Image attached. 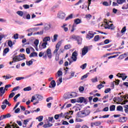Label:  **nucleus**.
Listing matches in <instances>:
<instances>
[{
  "label": "nucleus",
  "instance_id": "nucleus-1",
  "mask_svg": "<svg viewBox=\"0 0 128 128\" xmlns=\"http://www.w3.org/2000/svg\"><path fill=\"white\" fill-rule=\"evenodd\" d=\"M38 56L40 58L43 56L44 58H46L47 56L48 58H52V50H50V48H48L46 52H40Z\"/></svg>",
  "mask_w": 128,
  "mask_h": 128
},
{
  "label": "nucleus",
  "instance_id": "nucleus-2",
  "mask_svg": "<svg viewBox=\"0 0 128 128\" xmlns=\"http://www.w3.org/2000/svg\"><path fill=\"white\" fill-rule=\"evenodd\" d=\"M42 98H44L40 94H35L32 96L31 102H34V100H36V102L33 103V104L36 106V104H38V100H42Z\"/></svg>",
  "mask_w": 128,
  "mask_h": 128
},
{
  "label": "nucleus",
  "instance_id": "nucleus-3",
  "mask_svg": "<svg viewBox=\"0 0 128 128\" xmlns=\"http://www.w3.org/2000/svg\"><path fill=\"white\" fill-rule=\"evenodd\" d=\"M24 56V54H20L18 56H15L13 60L14 62H20V60H26V57Z\"/></svg>",
  "mask_w": 128,
  "mask_h": 128
},
{
  "label": "nucleus",
  "instance_id": "nucleus-4",
  "mask_svg": "<svg viewBox=\"0 0 128 128\" xmlns=\"http://www.w3.org/2000/svg\"><path fill=\"white\" fill-rule=\"evenodd\" d=\"M90 114V111L89 110H85L79 113V116H80V118H84V116H88Z\"/></svg>",
  "mask_w": 128,
  "mask_h": 128
},
{
  "label": "nucleus",
  "instance_id": "nucleus-5",
  "mask_svg": "<svg viewBox=\"0 0 128 128\" xmlns=\"http://www.w3.org/2000/svg\"><path fill=\"white\" fill-rule=\"evenodd\" d=\"M66 13L62 11H59L57 14V18L60 20H64L66 18Z\"/></svg>",
  "mask_w": 128,
  "mask_h": 128
},
{
  "label": "nucleus",
  "instance_id": "nucleus-6",
  "mask_svg": "<svg viewBox=\"0 0 128 128\" xmlns=\"http://www.w3.org/2000/svg\"><path fill=\"white\" fill-rule=\"evenodd\" d=\"M72 38H73V40H77L78 44H82V38L80 36L74 35L72 36Z\"/></svg>",
  "mask_w": 128,
  "mask_h": 128
},
{
  "label": "nucleus",
  "instance_id": "nucleus-7",
  "mask_svg": "<svg viewBox=\"0 0 128 128\" xmlns=\"http://www.w3.org/2000/svg\"><path fill=\"white\" fill-rule=\"evenodd\" d=\"M60 46H62V42L60 41L56 46V49L53 52L54 54H58V50H60Z\"/></svg>",
  "mask_w": 128,
  "mask_h": 128
},
{
  "label": "nucleus",
  "instance_id": "nucleus-8",
  "mask_svg": "<svg viewBox=\"0 0 128 128\" xmlns=\"http://www.w3.org/2000/svg\"><path fill=\"white\" fill-rule=\"evenodd\" d=\"M76 96H78V94L76 92H72L70 94H67V96L66 97V98H72Z\"/></svg>",
  "mask_w": 128,
  "mask_h": 128
},
{
  "label": "nucleus",
  "instance_id": "nucleus-9",
  "mask_svg": "<svg viewBox=\"0 0 128 128\" xmlns=\"http://www.w3.org/2000/svg\"><path fill=\"white\" fill-rule=\"evenodd\" d=\"M76 102H80V104L84 102V104H86V99H85L84 98V97H80L76 99Z\"/></svg>",
  "mask_w": 128,
  "mask_h": 128
},
{
  "label": "nucleus",
  "instance_id": "nucleus-10",
  "mask_svg": "<svg viewBox=\"0 0 128 128\" xmlns=\"http://www.w3.org/2000/svg\"><path fill=\"white\" fill-rule=\"evenodd\" d=\"M94 32L89 31L86 36V38H88V40H91V38H94Z\"/></svg>",
  "mask_w": 128,
  "mask_h": 128
},
{
  "label": "nucleus",
  "instance_id": "nucleus-11",
  "mask_svg": "<svg viewBox=\"0 0 128 128\" xmlns=\"http://www.w3.org/2000/svg\"><path fill=\"white\" fill-rule=\"evenodd\" d=\"M78 52H76V51H74L72 54V58L73 60V62H76V60H78Z\"/></svg>",
  "mask_w": 128,
  "mask_h": 128
},
{
  "label": "nucleus",
  "instance_id": "nucleus-12",
  "mask_svg": "<svg viewBox=\"0 0 128 128\" xmlns=\"http://www.w3.org/2000/svg\"><path fill=\"white\" fill-rule=\"evenodd\" d=\"M20 128L17 124L16 123L13 124L12 125L8 124L6 126H5V128Z\"/></svg>",
  "mask_w": 128,
  "mask_h": 128
},
{
  "label": "nucleus",
  "instance_id": "nucleus-13",
  "mask_svg": "<svg viewBox=\"0 0 128 128\" xmlns=\"http://www.w3.org/2000/svg\"><path fill=\"white\" fill-rule=\"evenodd\" d=\"M12 115L10 114H8L6 115H2L0 116V120H2L4 118H10Z\"/></svg>",
  "mask_w": 128,
  "mask_h": 128
},
{
  "label": "nucleus",
  "instance_id": "nucleus-14",
  "mask_svg": "<svg viewBox=\"0 0 128 128\" xmlns=\"http://www.w3.org/2000/svg\"><path fill=\"white\" fill-rule=\"evenodd\" d=\"M126 96L127 98H128V95H126V96H120V97L118 98V101L119 102H122L124 100H126Z\"/></svg>",
  "mask_w": 128,
  "mask_h": 128
},
{
  "label": "nucleus",
  "instance_id": "nucleus-15",
  "mask_svg": "<svg viewBox=\"0 0 128 128\" xmlns=\"http://www.w3.org/2000/svg\"><path fill=\"white\" fill-rule=\"evenodd\" d=\"M88 47H84L82 49V56H86V54H88Z\"/></svg>",
  "mask_w": 128,
  "mask_h": 128
},
{
  "label": "nucleus",
  "instance_id": "nucleus-16",
  "mask_svg": "<svg viewBox=\"0 0 128 128\" xmlns=\"http://www.w3.org/2000/svg\"><path fill=\"white\" fill-rule=\"evenodd\" d=\"M72 106V104H68L66 103H65L64 106L60 108L61 110H64V108H70Z\"/></svg>",
  "mask_w": 128,
  "mask_h": 128
},
{
  "label": "nucleus",
  "instance_id": "nucleus-17",
  "mask_svg": "<svg viewBox=\"0 0 128 128\" xmlns=\"http://www.w3.org/2000/svg\"><path fill=\"white\" fill-rule=\"evenodd\" d=\"M126 120H128V117H120L118 120L120 122H126Z\"/></svg>",
  "mask_w": 128,
  "mask_h": 128
},
{
  "label": "nucleus",
  "instance_id": "nucleus-18",
  "mask_svg": "<svg viewBox=\"0 0 128 128\" xmlns=\"http://www.w3.org/2000/svg\"><path fill=\"white\" fill-rule=\"evenodd\" d=\"M47 44H48V42H43L41 45H40L39 46L40 48V50H43L44 48H46Z\"/></svg>",
  "mask_w": 128,
  "mask_h": 128
},
{
  "label": "nucleus",
  "instance_id": "nucleus-19",
  "mask_svg": "<svg viewBox=\"0 0 128 128\" xmlns=\"http://www.w3.org/2000/svg\"><path fill=\"white\" fill-rule=\"evenodd\" d=\"M28 33L27 34L28 36H34V33L32 32V28H30L26 30Z\"/></svg>",
  "mask_w": 128,
  "mask_h": 128
},
{
  "label": "nucleus",
  "instance_id": "nucleus-20",
  "mask_svg": "<svg viewBox=\"0 0 128 128\" xmlns=\"http://www.w3.org/2000/svg\"><path fill=\"white\" fill-rule=\"evenodd\" d=\"M106 24L108 26L107 28H108L109 30H114V24H109L110 22H106Z\"/></svg>",
  "mask_w": 128,
  "mask_h": 128
},
{
  "label": "nucleus",
  "instance_id": "nucleus-21",
  "mask_svg": "<svg viewBox=\"0 0 128 128\" xmlns=\"http://www.w3.org/2000/svg\"><path fill=\"white\" fill-rule=\"evenodd\" d=\"M56 86V81L54 80H52L50 82V86H49L50 88H55Z\"/></svg>",
  "mask_w": 128,
  "mask_h": 128
},
{
  "label": "nucleus",
  "instance_id": "nucleus-22",
  "mask_svg": "<svg viewBox=\"0 0 128 128\" xmlns=\"http://www.w3.org/2000/svg\"><path fill=\"white\" fill-rule=\"evenodd\" d=\"M62 76V72L59 70L56 74V78H60V76Z\"/></svg>",
  "mask_w": 128,
  "mask_h": 128
},
{
  "label": "nucleus",
  "instance_id": "nucleus-23",
  "mask_svg": "<svg viewBox=\"0 0 128 128\" xmlns=\"http://www.w3.org/2000/svg\"><path fill=\"white\" fill-rule=\"evenodd\" d=\"M101 124L100 121H97L91 124V126H100Z\"/></svg>",
  "mask_w": 128,
  "mask_h": 128
},
{
  "label": "nucleus",
  "instance_id": "nucleus-24",
  "mask_svg": "<svg viewBox=\"0 0 128 128\" xmlns=\"http://www.w3.org/2000/svg\"><path fill=\"white\" fill-rule=\"evenodd\" d=\"M58 34H55L53 36V39L52 40V42H56L58 40Z\"/></svg>",
  "mask_w": 128,
  "mask_h": 128
},
{
  "label": "nucleus",
  "instance_id": "nucleus-25",
  "mask_svg": "<svg viewBox=\"0 0 128 128\" xmlns=\"http://www.w3.org/2000/svg\"><path fill=\"white\" fill-rule=\"evenodd\" d=\"M74 22L75 24H82V20L76 18L74 20Z\"/></svg>",
  "mask_w": 128,
  "mask_h": 128
},
{
  "label": "nucleus",
  "instance_id": "nucleus-26",
  "mask_svg": "<svg viewBox=\"0 0 128 128\" xmlns=\"http://www.w3.org/2000/svg\"><path fill=\"white\" fill-rule=\"evenodd\" d=\"M43 42H50V36H46L43 38Z\"/></svg>",
  "mask_w": 128,
  "mask_h": 128
},
{
  "label": "nucleus",
  "instance_id": "nucleus-27",
  "mask_svg": "<svg viewBox=\"0 0 128 128\" xmlns=\"http://www.w3.org/2000/svg\"><path fill=\"white\" fill-rule=\"evenodd\" d=\"M36 34L42 36V34H44V30L34 33L33 36H36Z\"/></svg>",
  "mask_w": 128,
  "mask_h": 128
},
{
  "label": "nucleus",
  "instance_id": "nucleus-28",
  "mask_svg": "<svg viewBox=\"0 0 128 128\" xmlns=\"http://www.w3.org/2000/svg\"><path fill=\"white\" fill-rule=\"evenodd\" d=\"M62 82V77H60L56 81L57 86H60V84Z\"/></svg>",
  "mask_w": 128,
  "mask_h": 128
},
{
  "label": "nucleus",
  "instance_id": "nucleus-29",
  "mask_svg": "<svg viewBox=\"0 0 128 128\" xmlns=\"http://www.w3.org/2000/svg\"><path fill=\"white\" fill-rule=\"evenodd\" d=\"M32 60H34V59H32V60H30V61H26V64L27 66H32V64L34 62Z\"/></svg>",
  "mask_w": 128,
  "mask_h": 128
},
{
  "label": "nucleus",
  "instance_id": "nucleus-30",
  "mask_svg": "<svg viewBox=\"0 0 128 128\" xmlns=\"http://www.w3.org/2000/svg\"><path fill=\"white\" fill-rule=\"evenodd\" d=\"M24 92H30V90H32V87L31 86H28L23 89Z\"/></svg>",
  "mask_w": 128,
  "mask_h": 128
},
{
  "label": "nucleus",
  "instance_id": "nucleus-31",
  "mask_svg": "<svg viewBox=\"0 0 128 128\" xmlns=\"http://www.w3.org/2000/svg\"><path fill=\"white\" fill-rule=\"evenodd\" d=\"M26 2V0H16V4H24Z\"/></svg>",
  "mask_w": 128,
  "mask_h": 128
},
{
  "label": "nucleus",
  "instance_id": "nucleus-32",
  "mask_svg": "<svg viewBox=\"0 0 128 128\" xmlns=\"http://www.w3.org/2000/svg\"><path fill=\"white\" fill-rule=\"evenodd\" d=\"M110 112H114V110H116V106L115 105H112L110 107Z\"/></svg>",
  "mask_w": 128,
  "mask_h": 128
},
{
  "label": "nucleus",
  "instance_id": "nucleus-33",
  "mask_svg": "<svg viewBox=\"0 0 128 128\" xmlns=\"http://www.w3.org/2000/svg\"><path fill=\"white\" fill-rule=\"evenodd\" d=\"M32 56H38V53L36 52H33L30 55V58H32Z\"/></svg>",
  "mask_w": 128,
  "mask_h": 128
},
{
  "label": "nucleus",
  "instance_id": "nucleus-34",
  "mask_svg": "<svg viewBox=\"0 0 128 128\" xmlns=\"http://www.w3.org/2000/svg\"><path fill=\"white\" fill-rule=\"evenodd\" d=\"M74 16V14H70V15H69L65 19V20H72V18Z\"/></svg>",
  "mask_w": 128,
  "mask_h": 128
},
{
  "label": "nucleus",
  "instance_id": "nucleus-35",
  "mask_svg": "<svg viewBox=\"0 0 128 128\" xmlns=\"http://www.w3.org/2000/svg\"><path fill=\"white\" fill-rule=\"evenodd\" d=\"M124 36V34L120 32H118L116 34V38H122Z\"/></svg>",
  "mask_w": 128,
  "mask_h": 128
},
{
  "label": "nucleus",
  "instance_id": "nucleus-36",
  "mask_svg": "<svg viewBox=\"0 0 128 128\" xmlns=\"http://www.w3.org/2000/svg\"><path fill=\"white\" fill-rule=\"evenodd\" d=\"M17 14H18V16H24V12L22 11H18L16 12Z\"/></svg>",
  "mask_w": 128,
  "mask_h": 128
},
{
  "label": "nucleus",
  "instance_id": "nucleus-37",
  "mask_svg": "<svg viewBox=\"0 0 128 128\" xmlns=\"http://www.w3.org/2000/svg\"><path fill=\"white\" fill-rule=\"evenodd\" d=\"M100 40V38L99 35H96L94 38V42H98V40Z\"/></svg>",
  "mask_w": 128,
  "mask_h": 128
},
{
  "label": "nucleus",
  "instance_id": "nucleus-38",
  "mask_svg": "<svg viewBox=\"0 0 128 128\" xmlns=\"http://www.w3.org/2000/svg\"><path fill=\"white\" fill-rule=\"evenodd\" d=\"M122 110H123L122 106H117L116 110H118V112H122Z\"/></svg>",
  "mask_w": 128,
  "mask_h": 128
},
{
  "label": "nucleus",
  "instance_id": "nucleus-39",
  "mask_svg": "<svg viewBox=\"0 0 128 128\" xmlns=\"http://www.w3.org/2000/svg\"><path fill=\"white\" fill-rule=\"evenodd\" d=\"M126 32V27L124 26L122 30H121V33L122 34H124Z\"/></svg>",
  "mask_w": 128,
  "mask_h": 128
},
{
  "label": "nucleus",
  "instance_id": "nucleus-40",
  "mask_svg": "<svg viewBox=\"0 0 128 128\" xmlns=\"http://www.w3.org/2000/svg\"><path fill=\"white\" fill-rule=\"evenodd\" d=\"M91 82H98V77H95L94 78H92L91 79Z\"/></svg>",
  "mask_w": 128,
  "mask_h": 128
},
{
  "label": "nucleus",
  "instance_id": "nucleus-41",
  "mask_svg": "<svg viewBox=\"0 0 128 128\" xmlns=\"http://www.w3.org/2000/svg\"><path fill=\"white\" fill-rule=\"evenodd\" d=\"M116 2L118 4H124V2H126V0H116Z\"/></svg>",
  "mask_w": 128,
  "mask_h": 128
},
{
  "label": "nucleus",
  "instance_id": "nucleus-42",
  "mask_svg": "<svg viewBox=\"0 0 128 128\" xmlns=\"http://www.w3.org/2000/svg\"><path fill=\"white\" fill-rule=\"evenodd\" d=\"M78 90L80 92H82L84 90V88L82 86H80V87H79Z\"/></svg>",
  "mask_w": 128,
  "mask_h": 128
},
{
  "label": "nucleus",
  "instance_id": "nucleus-43",
  "mask_svg": "<svg viewBox=\"0 0 128 128\" xmlns=\"http://www.w3.org/2000/svg\"><path fill=\"white\" fill-rule=\"evenodd\" d=\"M6 92V90L4 88V87L0 88V94H4Z\"/></svg>",
  "mask_w": 128,
  "mask_h": 128
},
{
  "label": "nucleus",
  "instance_id": "nucleus-44",
  "mask_svg": "<svg viewBox=\"0 0 128 128\" xmlns=\"http://www.w3.org/2000/svg\"><path fill=\"white\" fill-rule=\"evenodd\" d=\"M40 28H31V30L32 32L34 33V32H38V30Z\"/></svg>",
  "mask_w": 128,
  "mask_h": 128
},
{
  "label": "nucleus",
  "instance_id": "nucleus-45",
  "mask_svg": "<svg viewBox=\"0 0 128 128\" xmlns=\"http://www.w3.org/2000/svg\"><path fill=\"white\" fill-rule=\"evenodd\" d=\"M124 112H125L128 113V105H124Z\"/></svg>",
  "mask_w": 128,
  "mask_h": 128
},
{
  "label": "nucleus",
  "instance_id": "nucleus-46",
  "mask_svg": "<svg viewBox=\"0 0 128 128\" xmlns=\"http://www.w3.org/2000/svg\"><path fill=\"white\" fill-rule=\"evenodd\" d=\"M70 48H71L70 44H67L64 46V50H70Z\"/></svg>",
  "mask_w": 128,
  "mask_h": 128
},
{
  "label": "nucleus",
  "instance_id": "nucleus-47",
  "mask_svg": "<svg viewBox=\"0 0 128 128\" xmlns=\"http://www.w3.org/2000/svg\"><path fill=\"white\" fill-rule=\"evenodd\" d=\"M88 74H86L81 77L80 80H84V78H88Z\"/></svg>",
  "mask_w": 128,
  "mask_h": 128
},
{
  "label": "nucleus",
  "instance_id": "nucleus-48",
  "mask_svg": "<svg viewBox=\"0 0 128 128\" xmlns=\"http://www.w3.org/2000/svg\"><path fill=\"white\" fill-rule=\"evenodd\" d=\"M10 86H12V84H7V85L5 86L4 89L5 90H8V88H10Z\"/></svg>",
  "mask_w": 128,
  "mask_h": 128
},
{
  "label": "nucleus",
  "instance_id": "nucleus-49",
  "mask_svg": "<svg viewBox=\"0 0 128 128\" xmlns=\"http://www.w3.org/2000/svg\"><path fill=\"white\" fill-rule=\"evenodd\" d=\"M86 66L87 64L86 63H85L84 64L82 65L80 68H82V70H84V68H86Z\"/></svg>",
  "mask_w": 128,
  "mask_h": 128
},
{
  "label": "nucleus",
  "instance_id": "nucleus-50",
  "mask_svg": "<svg viewBox=\"0 0 128 128\" xmlns=\"http://www.w3.org/2000/svg\"><path fill=\"white\" fill-rule=\"evenodd\" d=\"M104 86L102 84H100L97 86V88L99 90H100V88H104Z\"/></svg>",
  "mask_w": 128,
  "mask_h": 128
},
{
  "label": "nucleus",
  "instance_id": "nucleus-51",
  "mask_svg": "<svg viewBox=\"0 0 128 128\" xmlns=\"http://www.w3.org/2000/svg\"><path fill=\"white\" fill-rule=\"evenodd\" d=\"M110 90H111L110 88H107L105 90L104 93L105 94H108V92H110Z\"/></svg>",
  "mask_w": 128,
  "mask_h": 128
},
{
  "label": "nucleus",
  "instance_id": "nucleus-52",
  "mask_svg": "<svg viewBox=\"0 0 128 128\" xmlns=\"http://www.w3.org/2000/svg\"><path fill=\"white\" fill-rule=\"evenodd\" d=\"M23 8H24L25 10H28V9L30 8V5H28V4H24V5H23Z\"/></svg>",
  "mask_w": 128,
  "mask_h": 128
},
{
  "label": "nucleus",
  "instance_id": "nucleus-53",
  "mask_svg": "<svg viewBox=\"0 0 128 128\" xmlns=\"http://www.w3.org/2000/svg\"><path fill=\"white\" fill-rule=\"evenodd\" d=\"M16 80H24V77H17Z\"/></svg>",
  "mask_w": 128,
  "mask_h": 128
},
{
  "label": "nucleus",
  "instance_id": "nucleus-54",
  "mask_svg": "<svg viewBox=\"0 0 128 128\" xmlns=\"http://www.w3.org/2000/svg\"><path fill=\"white\" fill-rule=\"evenodd\" d=\"M14 92H12L9 95V98H14Z\"/></svg>",
  "mask_w": 128,
  "mask_h": 128
},
{
  "label": "nucleus",
  "instance_id": "nucleus-55",
  "mask_svg": "<svg viewBox=\"0 0 128 128\" xmlns=\"http://www.w3.org/2000/svg\"><path fill=\"white\" fill-rule=\"evenodd\" d=\"M116 56H118V54L114 55L112 56H110L108 57V60H110V58H116Z\"/></svg>",
  "mask_w": 128,
  "mask_h": 128
},
{
  "label": "nucleus",
  "instance_id": "nucleus-56",
  "mask_svg": "<svg viewBox=\"0 0 128 128\" xmlns=\"http://www.w3.org/2000/svg\"><path fill=\"white\" fill-rule=\"evenodd\" d=\"M42 118H44V116H40L36 119H38V122H42Z\"/></svg>",
  "mask_w": 128,
  "mask_h": 128
},
{
  "label": "nucleus",
  "instance_id": "nucleus-57",
  "mask_svg": "<svg viewBox=\"0 0 128 128\" xmlns=\"http://www.w3.org/2000/svg\"><path fill=\"white\" fill-rule=\"evenodd\" d=\"M8 46L10 47L12 46V40H9L8 42Z\"/></svg>",
  "mask_w": 128,
  "mask_h": 128
},
{
  "label": "nucleus",
  "instance_id": "nucleus-58",
  "mask_svg": "<svg viewBox=\"0 0 128 128\" xmlns=\"http://www.w3.org/2000/svg\"><path fill=\"white\" fill-rule=\"evenodd\" d=\"M86 18H88V20H90L92 18V15L90 14H88L86 15Z\"/></svg>",
  "mask_w": 128,
  "mask_h": 128
},
{
  "label": "nucleus",
  "instance_id": "nucleus-59",
  "mask_svg": "<svg viewBox=\"0 0 128 128\" xmlns=\"http://www.w3.org/2000/svg\"><path fill=\"white\" fill-rule=\"evenodd\" d=\"M18 96H20V94H16L14 98V100H16V99L18 98Z\"/></svg>",
  "mask_w": 128,
  "mask_h": 128
},
{
  "label": "nucleus",
  "instance_id": "nucleus-60",
  "mask_svg": "<svg viewBox=\"0 0 128 128\" xmlns=\"http://www.w3.org/2000/svg\"><path fill=\"white\" fill-rule=\"evenodd\" d=\"M34 44L36 46H38V40H36L34 42Z\"/></svg>",
  "mask_w": 128,
  "mask_h": 128
},
{
  "label": "nucleus",
  "instance_id": "nucleus-61",
  "mask_svg": "<svg viewBox=\"0 0 128 128\" xmlns=\"http://www.w3.org/2000/svg\"><path fill=\"white\" fill-rule=\"evenodd\" d=\"M48 122H54L52 120H54V117H48Z\"/></svg>",
  "mask_w": 128,
  "mask_h": 128
},
{
  "label": "nucleus",
  "instance_id": "nucleus-62",
  "mask_svg": "<svg viewBox=\"0 0 128 128\" xmlns=\"http://www.w3.org/2000/svg\"><path fill=\"white\" fill-rule=\"evenodd\" d=\"M74 72H71V74L70 77L69 78V79L72 78H74Z\"/></svg>",
  "mask_w": 128,
  "mask_h": 128
},
{
  "label": "nucleus",
  "instance_id": "nucleus-63",
  "mask_svg": "<svg viewBox=\"0 0 128 128\" xmlns=\"http://www.w3.org/2000/svg\"><path fill=\"white\" fill-rule=\"evenodd\" d=\"M9 49L8 48H6L4 50V54H8V52Z\"/></svg>",
  "mask_w": 128,
  "mask_h": 128
},
{
  "label": "nucleus",
  "instance_id": "nucleus-64",
  "mask_svg": "<svg viewBox=\"0 0 128 128\" xmlns=\"http://www.w3.org/2000/svg\"><path fill=\"white\" fill-rule=\"evenodd\" d=\"M59 116V118H64V114L62 112H61L60 114H58Z\"/></svg>",
  "mask_w": 128,
  "mask_h": 128
}]
</instances>
